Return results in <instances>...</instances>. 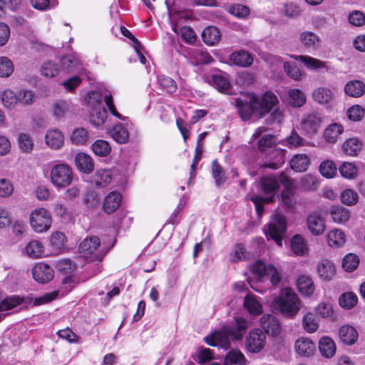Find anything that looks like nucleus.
<instances>
[{
	"mask_svg": "<svg viewBox=\"0 0 365 365\" xmlns=\"http://www.w3.org/2000/svg\"><path fill=\"white\" fill-rule=\"evenodd\" d=\"M19 149L23 153H31L34 149V142L31 137L27 133H20L18 136Z\"/></svg>",
	"mask_w": 365,
	"mask_h": 365,
	"instance_id": "50",
	"label": "nucleus"
},
{
	"mask_svg": "<svg viewBox=\"0 0 365 365\" xmlns=\"http://www.w3.org/2000/svg\"><path fill=\"white\" fill-rule=\"evenodd\" d=\"M289 163L292 169L296 172H304L308 168L310 161L307 155L297 154L292 157Z\"/></svg>",
	"mask_w": 365,
	"mask_h": 365,
	"instance_id": "34",
	"label": "nucleus"
},
{
	"mask_svg": "<svg viewBox=\"0 0 365 365\" xmlns=\"http://www.w3.org/2000/svg\"><path fill=\"white\" fill-rule=\"evenodd\" d=\"M244 307L251 314H259L262 312V306L253 294L245 297Z\"/></svg>",
	"mask_w": 365,
	"mask_h": 365,
	"instance_id": "41",
	"label": "nucleus"
},
{
	"mask_svg": "<svg viewBox=\"0 0 365 365\" xmlns=\"http://www.w3.org/2000/svg\"><path fill=\"white\" fill-rule=\"evenodd\" d=\"M41 72L45 77L53 78L58 74L59 67L58 63L48 61L42 64Z\"/></svg>",
	"mask_w": 365,
	"mask_h": 365,
	"instance_id": "56",
	"label": "nucleus"
},
{
	"mask_svg": "<svg viewBox=\"0 0 365 365\" xmlns=\"http://www.w3.org/2000/svg\"><path fill=\"white\" fill-rule=\"evenodd\" d=\"M1 103L4 108L11 110L18 104V94L10 89L4 91L1 94Z\"/></svg>",
	"mask_w": 365,
	"mask_h": 365,
	"instance_id": "40",
	"label": "nucleus"
},
{
	"mask_svg": "<svg viewBox=\"0 0 365 365\" xmlns=\"http://www.w3.org/2000/svg\"><path fill=\"white\" fill-rule=\"evenodd\" d=\"M283 66L284 71L289 78L296 81L301 79L303 73L297 65L294 63L285 62Z\"/></svg>",
	"mask_w": 365,
	"mask_h": 365,
	"instance_id": "62",
	"label": "nucleus"
},
{
	"mask_svg": "<svg viewBox=\"0 0 365 365\" xmlns=\"http://www.w3.org/2000/svg\"><path fill=\"white\" fill-rule=\"evenodd\" d=\"M61 66L66 72H76L81 70V63L75 54L66 55L61 58Z\"/></svg>",
	"mask_w": 365,
	"mask_h": 365,
	"instance_id": "30",
	"label": "nucleus"
},
{
	"mask_svg": "<svg viewBox=\"0 0 365 365\" xmlns=\"http://www.w3.org/2000/svg\"><path fill=\"white\" fill-rule=\"evenodd\" d=\"M23 300L19 297H11L3 299L0 292V312L8 311L22 303Z\"/></svg>",
	"mask_w": 365,
	"mask_h": 365,
	"instance_id": "54",
	"label": "nucleus"
},
{
	"mask_svg": "<svg viewBox=\"0 0 365 365\" xmlns=\"http://www.w3.org/2000/svg\"><path fill=\"white\" fill-rule=\"evenodd\" d=\"M274 304L281 313L287 317H294L301 308L298 296L289 288L283 289L274 299Z\"/></svg>",
	"mask_w": 365,
	"mask_h": 365,
	"instance_id": "3",
	"label": "nucleus"
},
{
	"mask_svg": "<svg viewBox=\"0 0 365 365\" xmlns=\"http://www.w3.org/2000/svg\"><path fill=\"white\" fill-rule=\"evenodd\" d=\"M190 56L195 65L207 64L212 61V56L205 50L201 48L192 49L190 51Z\"/></svg>",
	"mask_w": 365,
	"mask_h": 365,
	"instance_id": "39",
	"label": "nucleus"
},
{
	"mask_svg": "<svg viewBox=\"0 0 365 365\" xmlns=\"http://www.w3.org/2000/svg\"><path fill=\"white\" fill-rule=\"evenodd\" d=\"M291 247L293 252L297 255L302 256L307 252V247L304 240L299 235L292 237Z\"/></svg>",
	"mask_w": 365,
	"mask_h": 365,
	"instance_id": "43",
	"label": "nucleus"
},
{
	"mask_svg": "<svg viewBox=\"0 0 365 365\" xmlns=\"http://www.w3.org/2000/svg\"><path fill=\"white\" fill-rule=\"evenodd\" d=\"M212 173L217 186H221L226 181L225 173L217 160L212 162Z\"/></svg>",
	"mask_w": 365,
	"mask_h": 365,
	"instance_id": "44",
	"label": "nucleus"
},
{
	"mask_svg": "<svg viewBox=\"0 0 365 365\" xmlns=\"http://www.w3.org/2000/svg\"><path fill=\"white\" fill-rule=\"evenodd\" d=\"M245 356L239 350H232L228 352L225 359V365L239 364L242 365Z\"/></svg>",
	"mask_w": 365,
	"mask_h": 365,
	"instance_id": "57",
	"label": "nucleus"
},
{
	"mask_svg": "<svg viewBox=\"0 0 365 365\" xmlns=\"http://www.w3.org/2000/svg\"><path fill=\"white\" fill-rule=\"evenodd\" d=\"M289 103L294 107H302L306 103V96L299 89H292L289 91Z\"/></svg>",
	"mask_w": 365,
	"mask_h": 365,
	"instance_id": "48",
	"label": "nucleus"
},
{
	"mask_svg": "<svg viewBox=\"0 0 365 365\" xmlns=\"http://www.w3.org/2000/svg\"><path fill=\"white\" fill-rule=\"evenodd\" d=\"M332 220L337 223H343L348 221L350 213L348 209L343 207H334L331 210Z\"/></svg>",
	"mask_w": 365,
	"mask_h": 365,
	"instance_id": "46",
	"label": "nucleus"
},
{
	"mask_svg": "<svg viewBox=\"0 0 365 365\" xmlns=\"http://www.w3.org/2000/svg\"><path fill=\"white\" fill-rule=\"evenodd\" d=\"M344 126L338 123H332L327 125L323 132V139L329 144H335L344 133Z\"/></svg>",
	"mask_w": 365,
	"mask_h": 365,
	"instance_id": "16",
	"label": "nucleus"
},
{
	"mask_svg": "<svg viewBox=\"0 0 365 365\" xmlns=\"http://www.w3.org/2000/svg\"><path fill=\"white\" fill-rule=\"evenodd\" d=\"M88 104L91 108V123L94 126L102 125L107 118V111L102 103V95L96 91L89 93Z\"/></svg>",
	"mask_w": 365,
	"mask_h": 365,
	"instance_id": "5",
	"label": "nucleus"
},
{
	"mask_svg": "<svg viewBox=\"0 0 365 365\" xmlns=\"http://www.w3.org/2000/svg\"><path fill=\"white\" fill-rule=\"evenodd\" d=\"M275 147V139L272 135L266 134L259 140L258 148L264 153H267Z\"/></svg>",
	"mask_w": 365,
	"mask_h": 365,
	"instance_id": "55",
	"label": "nucleus"
},
{
	"mask_svg": "<svg viewBox=\"0 0 365 365\" xmlns=\"http://www.w3.org/2000/svg\"><path fill=\"white\" fill-rule=\"evenodd\" d=\"M319 171L324 177L331 178L336 174L337 168L333 161L327 160L321 163Z\"/></svg>",
	"mask_w": 365,
	"mask_h": 365,
	"instance_id": "58",
	"label": "nucleus"
},
{
	"mask_svg": "<svg viewBox=\"0 0 365 365\" xmlns=\"http://www.w3.org/2000/svg\"><path fill=\"white\" fill-rule=\"evenodd\" d=\"M75 164L77 169L83 173L89 174L94 169V163L92 158L84 153H79L75 156Z\"/></svg>",
	"mask_w": 365,
	"mask_h": 365,
	"instance_id": "20",
	"label": "nucleus"
},
{
	"mask_svg": "<svg viewBox=\"0 0 365 365\" xmlns=\"http://www.w3.org/2000/svg\"><path fill=\"white\" fill-rule=\"evenodd\" d=\"M299 41L307 48L317 50L321 43L320 37L312 31H305L299 34Z\"/></svg>",
	"mask_w": 365,
	"mask_h": 365,
	"instance_id": "23",
	"label": "nucleus"
},
{
	"mask_svg": "<svg viewBox=\"0 0 365 365\" xmlns=\"http://www.w3.org/2000/svg\"><path fill=\"white\" fill-rule=\"evenodd\" d=\"M79 251L86 257L101 261L107 251L101 247L100 239L93 236L86 238L79 245Z\"/></svg>",
	"mask_w": 365,
	"mask_h": 365,
	"instance_id": "6",
	"label": "nucleus"
},
{
	"mask_svg": "<svg viewBox=\"0 0 365 365\" xmlns=\"http://www.w3.org/2000/svg\"><path fill=\"white\" fill-rule=\"evenodd\" d=\"M344 92L351 97L359 98L365 93V83L359 80L350 81L345 84Z\"/></svg>",
	"mask_w": 365,
	"mask_h": 365,
	"instance_id": "28",
	"label": "nucleus"
},
{
	"mask_svg": "<svg viewBox=\"0 0 365 365\" xmlns=\"http://www.w3.org/2000/svg\"><path fill=\"white\" fill-rule=\"evenodd\" d=\"M317 272L321 278L329 281L335 274V266L331 261L323 259L317 266Z\"/></svg>",
	"mask_w": 365,
	"mask_h": 365,
	"instance_id": "31",
	"label": "nucleus"
},
{
	"mask_svg": "<svg viewBox=\"0 0 365 365\" xmlns=\"http://www.w3.org/2000/svg\"><path fill=\"white\" fill-rule=\"evenodd\" d=\"M92 150L96 155L105 157L110 153L111 147L107 141L97 140L93 143Z\"/></svg>",
	"mask_w": 365,
	"mask_h": 365,
	"instance_id": "51",
	"label": "nucleus"
},
{
	"mask_svg": "<svg viewBox=\"0 0 365 365\" xmlns=\"http://www.w3.org/2000/svg\"><path fill=\"white\" fill-rule=\"evenodd\" d=\"M339 336L344 344L352 345L358 339V332L352 326L344 325L339 329Z\"/></svg>",
	"mask_w": 365,
	"mask_h": 365,
	"instance_id": "24",
	"label": "nucleus"
},
{
	"mask_svg": "<svg viewBox=\"0 0 365 365\" xmlns=\"http://www.w3.org/2000/svg\"><path fill=\"white\" fill-rule=\"evenodd\" d=\"M323 121V118L318 113H311L305 115L302 120V128L309 135L317 133Z\"/></svg>",
	"mask_w": 365,
	"mask_h": 365,
	"instance_id": "13",
	"label": "nucleus"
},
{
	"mask_svg": "<svg viewBox=\"0 0 365 365\" xmlns=\"http://www.w3.org/2000/svg\"><path fill=\"white\" fill-rule=\"evenodd\" d=\"M249 253L245 246L242 244H237L230 254V260L236 262L247 259Z\"/></svg>",
	"mask_w": 365,
	"mask_h": 365,
	"instance_id": "63",
	"label": "nucleus"
},
{
	"mask_svg": "<svg viewBox=\"0 0 365 365\" xmlns=\"http://www.w3.org/2000/svg\"><path fill=\"white\" fill-rule=\"evenodd\" d=\"M46 145L51 149L58 150L64 143V135L58 129H50L45 136Z\"/></svg>",
	"mask_w": 365,
	"mask_h": 365,
	"instance_id": "19",
	"label": "nucleus"
},
{
	"mask_svg": "<svg viewBox=\"0 0 365 365\" xmlns=\"http://www.w3.org/2000/svg\"><path fill=\"white\" fill-rule=\"evenodd\" d=\"M278 103L277 97L271 92L265 93L262 98L252 96L249 101L240 98L235 100V106L238 108L241 118L249 120L252 115L260 118L269 113Z\"/></svg>",
	"mask_w": 365,
	"mask_h": 365,
	"instance_id": "1",
	"label": "nucleus"
},
{
	"mask_svg": "<svg viewBox=\"0 0 365 365\" xmlns=\"http://www.w3.org/2000/svg\"><path fill=\"white\" fill-rule=\"evenodd\" d=\"M208 82L219 91L225 93H228L231 87V84L227 78L222 74L212 75Z\"/></svg>",
	"mask_w": 365,
	"mask_h": 365,
	"instance_id": "33",
	"label": "nucleus"
},
{
	"mask_svg": "<svg viewBox=\"0 0 365 365\" xmlns=\"http://www.w3.org/2000/svg\"><path fill=\"white\" fill-rule=\"evenodd\" d=\"M361 147L362 143L357 138H349L342 145L344 152L351 156H356L361 151Z\"/></svg>",
	"mask_w": 365,
	"mask_h": 365,
	"instance_id": "36",
	"label": "nucleus"
},
{
	"mask_svg": "<svg viewBox=\"0 0 365 365\" xmlns=\"http://www.w3.org/2000/svg\"><path fill=\"white\" fill-rule=\"evenodd\" d=\"M294 349L297 354L301 356H309L315 351V345L309 338H299L294 344Z\"/></svg>",
	"mask_w": 365,
	"mask_h": 365,
	"instance_id": "21",
	"label": "nucleus"
},
{
	"mask_svg": "<svg viewBox=\"0 0 365 365\" xmlns=\"http://www.w3.org/2000/svg\"><path fill=\"white\" fill-rule=\"evenodd\" d=\"M287 230L286 218L281 214H276L268 225L266 235L274 240L278 246L282 245V238Z\"/></svg>",
	"mask_w": 365,
	"mask_h": 365,
	"instance_id": "7",
	"label": "nucleus"
},
{
	"mask_svg": "<svg viewBox=\"0 0 365 365\" xmlns=\"http://www.w3.org/2000/svg\"><path fill=\"white\" fill-rule=\"evenodd\" d=\"M297 287L299 292L305 296L312 295L315 290V287L312 278L307 275H301L297 278Z\"/></svg>",
	"mask_w": 365,
	"mask_h": 365,
	"instance_id": "29",
	"label": "nucleus"
},
{
	"mask_svg": "<svg viewBox=\"0 0 365 365\" xmlns=\"http://www.w3.org/2000/svg\"><path fill=\"white\" fill-rule=\"evenodd\" d=\"M339 171L343 178L354 179L357 175L358 169L354 164L345 162L339 166Z\"/></svg>",
	"mask_w": 365,
	"mask_h": 365,
	"instance_id": "53",
	"label": "nucleus"
},
{
	"mask_svg": "<svg viewBox=\"0 0 365 365\" xmlns=\"http://www.w3.org/2000/svg\"><path fill=\"white\" fill-rule=\"evenodd\" d=\"M266 336L264 332L259 329H256L250 332L246 339V347L247 350L252 353L259 352L264 346Z\"/></svg>",
	"mask_w": 365,
	"mask_h": 365,
	"instance_id": "11",
	"label": "nucleus"
},
{
	"mask_svg": "<svg viewBox=\"0 0 365 365\" xmlns=\"http://www.w3.org/2000/svg\"><path fill=\"white\" fill-rule=\"evenodd\" d=\"M52 219L50 213L44 208L34 210L30 217L31 226L36 232H46L51 227Z\"/></svg>",
	"mask_w": 365,
	"mask_h": 365,
	"instance_id": "8",
	"label": "nucleus"
},
{
	"mask_svg": "<svg viewBox=\"0 0 365 365\" xmlns=\"http://www.w3.org/2000/svg\"><path fill=\"white\" fill-rule=\"evenodd\" d=\"M341 202L349 206L355 205L358 200V193L352 189H346L341 194Z\"/></svg>",
	"mask_w": 365,
	"mask_h": 365,
	"instance_id": "64",
	"label": "nucleus"
},
{
	"mask_svg": "<svg viewBox=\"0 0 365 365\" xmlns=\"http://www.w3.org/2000/svg\"><path fill=\"white\" fill-rule=\"evenodd\" d=\"M301 187L308 191H313L317 189L319 182L315 175L306 174L301 178Z\"/></svg>",
	"mask_w": 365,
	"mask_h": 365,
	"instance_id": "49",
	"label": "nucleus"
},
{
	"mask_svg": "<svg viewBox=\"0 0 365 365\" xmlns=\"http://www.w3.org/2000/svg\"><path fill=\"white\" fill-rule=\"evenodd\" d=\"M14 72V64L12 61L6 56L0 57V77L7 78Z\"/></svg>",
	"mask_w": 365,
	"mask_h": 365,
	"instance_id": "59",
	"label": "nucleus"
},
{
	"mask_svg": "<svg viewBox=\"0 0 365 365\" xmlns=\"http://www.w3.org/2000/svg\"><path fill=\"white\" fill-rule=\"evenodd\" d=\"M319 349L322 356L331 358L335 354L336 345L330 337L324 336L319 340Z\"/></svg>",
	"mask_w": 365,
	"mask_h": 365,
	"instance_id": "32",
	"label": "nucleus"
},
{
	"mask_svg": "<svg viewBox=\"0 0 365 365\" xmlns=\"http://www.w3.org/2000/svg\"><path fill=\"white\" fill-rule=\"evenodd\" d=\"M203 41L207 45H215L220 39V31L215 26H207L202 32Z\"/></svg>",
	"mask_w": 365,
	"mask_h": 365,
	"instance_id": "35",
	"label": "nucleus"
},
{
	"mask_svg": "<svg viewBox=\"0 0 365 365\" xmlns=\"http://www.w3.org/2000/svg\"><path fill=\"white\" fill-rule=\"evenodd\" d=\"M279 182L284 187L282 192V200L284 205L287 208H292L295 202L294 189L295 186L292 179L289 178L284 172L279 175Z\"/></svg>",
	"mask_w": 365,
	"mask_h": 365,
	"instance_id": "10",
	"label": "nucleus"
},
{
	"mask_svg": "<svg viewBox=\"0 0 365 365\" xmlns=\"http://www.w3.org/2000/svg\"><path fill=\"white\" fill-rule=\"evenodd\" d=\"M230 61L235 65L241 67H247L253 63V58L247 51L240 50L232 53L230 56Z\"/></svg>",
	"mask_w": 365,
	"mask_h": 365,
	"instance_id": "27",
	"label": "nucleus"
},
{
	"mask_svg": "<svg viewBox=\"0 0 365 365\" xmlns=\"http://www.w3.org/2000/svg\"><path fill=\"white\" fill-rule=\"evenodd\" d=\"M121 202V195L119 192H110L105 198L103 208V210L110 214L114 212L120 206Z\"/></svg>",
	"mask_w": 365,
	"mask_h": 365,
	"instance_id": "26",
	"label": "nucleus"
},
{
	"mask_svg": "<svg viewBox=\"0 0 365 365\" xmlns=\"http://www.w3.org/2000/svg\"><path fill=\"white\" fill-rule=\"evenodd\" d=\"M71 140L76 145H86L89 141L88 131L83 128L73 130L71 136Z\"/></svg>",
	"mask_w": 365,
	"mask_h": 365,
	"instance_id": "45",
	"label": "nucleus"
},
{
	"mask_svg": "<svg viewBox=\"0 0 365 365\" xmlns=\"http://www.w3.org/2000/svg\"><path fill=\"white\" fill-rule=\"evenodd\" d=\"M302 325L304 329L309 333L315 332L319 327V324L315 319L314 315L310 312L304 316Z\"/></svg>",
	"mask_w": 365,
	"mask_h": 365,
	"instance_id": "60",
	"label": "nucleus"
},
{
	"mask_svg": "<svg viewBox=\"0 0 365 365\" xmlns=\"http://www.w3.org/2000/svg\"><path fill=\"white\" fill-rule=\"evenodd\" d=\"M309 230L314 235L323 234L326 229L325 220L318 213H312L307 218Z\"/></svg>",
	"mask_w": 365,
	"mask_h": 365,
	"instance_id": "17",
	"label": "nucleus"
},
{
	"mask_svg": "<svg viewBox=\"0 0 365 365\" xmlns=\"http://www.w3.org/2000/svg\"><path fill=\"white\" fill-rule=\"evenodd\" d=\"M286 150L277 148V146L272 150L265 153L268 163L266 162L262 165L263 168H271L273 170L279 169L285 162Z\"/></svg>",
	"mask_w": 365,
	"mask_h": 365,
	"instance_id": "12",
	"label": "nucleus"
},
{
	"mask_svg": "<svg viewBox=\"0 0 365 365\" xmlns=\"http://www.w3.org/2000/svg\"><path fill=\"white\" fill-rule=\"evenodd\" d=\"M279 178L277 179L274 176H264L260 180L262 192L270 195L269 197H272V201L273 200L274 195L279 187Z\"/></svg>",
	"mask_w": 365,
	"mask_h": 365,
	"instance_id": "22",
	"label": "nucleus"
},
{
	"mask_svg": "<svg viewBox=\"0 0 365 365\" xmlns=\"http://www.w3.org/2000/svg\"><path fill=\"white\" fill-rule=\"evenodd\" d=\"M112 180L110 171L106 169L98 170L93 176V182L98 187L107 186Z\"/></svg>",
	"mask_w": 365,
	"mask_h": 365,
	"instance_id": "38",
	"label": "nucleus"
},
{
	"mask_svg": "<svg viewBox=\"0 0 365 365\" xmlns=\"http://www.w3.org/2000/svg\"><path fill=\"white\" fill-rule=\"evenodd\" d=\"M312 96L314 101L317 103L327 106L332 102L335 95L331 89L324 86H319L313 91Z\"/></svg>",
	"mask_w": 365,
	"mask_h": 365,
	"instance_id": "18",
	"label": "nucleus"
},
{
	"mask_svg": "<svg viewBox=\"0 0 365 365\" xmlns=\"http://www.w3.org/2000/svg\"><path fill=\"white\" fill-rule=\"evenodd\" d=\"M292 58L303 63L309 70L328 69L326 62L309 56H292Z\"/></svg>",
	"mask_w": 365,
	"mask_h": 365,
	"instance_id": "25",
	"label": "nucleus"
},
{
	"mask_svg": "<svg viewBox=\"0 0 365 365\" xmlns=\"http://www.w3.org/2000/svg\"><path fill=\"white\" fill-rule=\"evenodd\" d=\"M32 274L34 279L36 282L44 284L48 282L53 279L54 272L48 264L38 263L34 267Z\"/></svg>",
	"mask_w": 365,
	"mask_h": 365,
	"instance_id": "14",
	"label": "nucleus"
},
{
	"mask_svg": "<svg viewBox=\"0 0 365 365\" xmlns=\"http://www.w3.org/2000/svg\"><path fill=\"white\" fill-rule=\"evenodd\" d=\"M73 178V169L67 163H58L51 166L50 180L55 187L62 189L68 187L71 184Z\"/></svg>",
	"mask_w": 365,
	"mask_h": 365,
	"instance_id": "4",
	"label": "nucleus"
},
{
	"mask_svg": "<svg viewBox=\"0 0 365 365\" xmlns=\"http://www.w3.org/2000/svg\"><path fill=\"white\" fill-rule=\"evenodd\" d=\"M345 241V234L339 229H333L327 235V242L330 247H341Z\"/></svg>",
	"mask_w": 365,
	"mask_h": 365,
	"instance_id": "37",
	"label": "nucleus"
},
{
	"mask_svg": "<svg viewBox=\"0 0 365 365\" xmlns=\"http://www.w3.org/2000/svg\"><path fill=\"white\" fill-rule=\"evenodd\" d=\"M358 297L353 292H345L339 298V305L346 309L353 308L357 303Z\"/></svg>",
	"mask_w": 365,
	"mask_h": 365,
	"instance_id": "52",
	"label": "nucleus"
},
{
	"mask_svg": "<svg viewBox=\"0 0 365 365\" xmlns=\"http://www.w3.org/2000/svg\"><path fill=\"white\" fill-rule=\"evenodd\" d=\"M248 327L249 323L246 319L236 317L231 325H225L221 330L214 331L205 337V341L210 346H220L226 350L229 348L230 339H241Z\"/></svg>",
	"mask_w": 365,
	"mask_h": 365,
	"instance_id": "2",
	"label": "nucleus"
},
{
	"mask_svg": "<svg viewBox=\"0 0 365 365\" xmlns=\"http://www.w3.org/2000/svg\"><path fill=\"white\" fill-rule=\"evenodd\" d=\"M253 274L257 279L264 276L269 277V281L273 286L277 285L280 282V277L277 269L272 264H266L262 260H257L252 268Z\"/></svg>",
	"mask_w": 365,
	"mask_h": 365,
	"instance_id": "9",
	"label": "nucleus"
},
{
	"mask_svg": "<svg viewBox=\"0 0 365 365\" xmlns=\"http://www.w3.org/2000/svg\"><path fill=\"white\" fill-rule=\"evenodd\" d=\"M260 326L268 335L277 336L281 331V325L279 320L271 314L262 315L260 319Z\"/></svg>",
	"mask_w": 365,
	"mask_h": 365,
	"instance_id": "15",
	"label": "nucleus"
},
{
	"mask_svg": "<svg viewBox=\"0 0 365 365\" xmlns=\"http://www.w3.org/2000/svg\"><path fill=\"white\" fill-rule=\"evenodd\" d=\"M25 252L30 257L38 258L43 255V247L39 241L33 240L26 246Z\"/></svg>",
	"mask_w": 365,
	"mask_h": 365,
	"instance_id": "47",
	"label": "nucleus"
},
{
	"mask_svg": "<svg viewBox=\"0 0 365 365\" xmlns=\"http://www.w3.org/2000/svg\"><path fill=\"white\" fill-rule=\"evenodd\" d=\"M14 192V186L11 181L6 178L0 179V197L8 198Z\"/></svg>",
	"mask_w": 365,
	"mask_h": 365,
	"instance_id": "61",
	"label": "nucleus"
},
{
	"mask_svg": "<svg viewBox=\"0 0 365 365\" xmlns=\"http://www.w3.org/2000/svg\"><path fill=\"white\" fill-rule=\"evenodd\" d=\"M111 136L118 143H125L129 138L128 130L122 125H115L111 130Z\"/></svg>",
	"mask_w": 365,
	"mask_h": 365,
	"instance_id": "42",
	"label": "nucleus"
}]
</instances>
